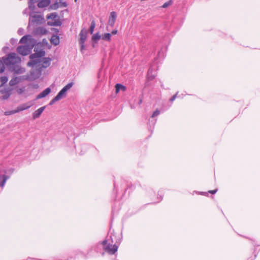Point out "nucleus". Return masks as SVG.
<instances>
[{"mask_svg": "<svg viewBox=\"0 0 260 260\" xmlns=\"http://www.w3.org/2000/svg\"><path fill=\"white\" fill-rule=\"evenodd\" d=\"M217 189H215V190H210V191H209V192L212 194H214L217 192Z\"/></svg>", "mask_w": 260, "mask_h": 260, "instance_id": "38", "label": "nucleus"}, {"mask_svg": "<svg viewBox=\"0 0 260 260\" xmlns=\"http://www.w3.org/2000/svg\"><path fill=\"white\" fill-rule=\"evenodd\" d=\"M59 7H60V6L59 5V3L57 2L50 6V8L53 10H56Z\"/></svg>", "mask_w": 260, "mask_h": 260, "instance_id": "27", "label": "nucleus"}, {"mask_svg": "<svg viewBox=\"0 0 260 260\" xmlns=\"http://www.w3.org/2000/svg\"><path fill=\"white\" fill-rule=\"evenodd\" d=\"M80 45V51L83 53V51L85 50L84 44H79Z\"/></svg>", "mask_w": 260, "mask_h": 260, "instance_id": "34", "label": "nucleus"}, {"mask_svg": "<svg viewBox=\"0 0 260 260\" xmlns=\"http://www.w3.org/2000/svg\"><path fill=\"white\" fill-rule=\"evenodd\" d=\"M178 93H177L176 94H175V95H174L171 99H170V101L171 102H173V101L175 100V99H176V96H177V94Z\"/></svg>", "mask_w": 260, "mask_h": 260, "instance_id": "36", "label": "nucleus"}, {"mask_svg": "<svg viewBox=\"0 0 260 260\" xmlns=\"http://www.w3.org/2000/svg\"><path fill=\"white\" fill-rule=\"evenodd\" d=\"M30 36L26 35L23 36L20 40V43H26V41L28 39L30 38Z\"/></svg>", "mask_w": 260, "mask_h": 260, "instance_id": "24", "label": "nucleus"}, {"mask_svg": "<svg viewBox=\"0 0 260 260\" xmlns=\"http://www.w3.org/2000/svg\"><path fill=\"white\" fill-rule=\"evenodd\" d=\"M101 38V36L100 35V34L99 32H98V33L94 34L92 36V40L94 42H96L97 41L100 40Z\"/></svg>", "mask_w": 260, "mask_h": 260, "instance_id": "20", "label": "nucleus"}, {"mask_svg": "<svg viewBox=\"0 0 260 260\" xmlns=\"http://www.w3.org/2000/svg\"><path fill=\"white\" fill-rule=\"evenodd\" d=\"M25 71V70L24 68H20L17 70H15V73L17 74H22V73H24Z\"/></svg>", "mask_w": 260, "mask_h": 260, "instance_id": "26", "label": "nucleus"}, {"mask_svg": "<svg viewBox=\"0 0 260 260\" xmlns=\"http://www.w3.org/2000/svg\"><path fill=\"white\" fill-rule=\"evenodd\" d=\"M152 70L150 68L148 71V78L149 80H152L155 78V75H152Z\"/></svg>", "mask_w": 260, "mask_h": 260, "instance_id": "22", "label": "nucleus"}, {"mask_svg": "<svg viewBox=\"0 0 260 260\" xmlns=\"http://www.w3.org/2000/svg\"><path fill=\"white\" fill-rule=\"evenodd\" d=\"M50 92L51 89L49 87L47 88L37 95V99H40L46 96Z\"/></svg>", "mask_w": 260, "mask_h": 260, "instance_id": "12", "label": "nucleus"}, {"mask_svg": "<svg viewBox=\"0 0 260 260\" xmlns=\"http://www.w3.org/2000/svg\"><path fill=\"white\" fill-rule=\"evenodd\" d=\"M0 92L3 94L1 97V99L6 100L9 99L11 94V90L10 89H3L0 90Z\"/></svg>", "mask_w": 260, "mask_h": 260, "instance_id": "10", "label": "nucleus"}, {"mask_svg": "<svg viewBox=\"0 0 260 260\" xmlns=\"http://www.w3.org/2000/svg\"><path fill=\"white\" fill-rule=\"evenodd\" d=\"M107 241L105 240L103 241L102 244L104 246V249L110 254H114L117 250L118 247L115 244H107Z\"/></svg>", "mask_w": 260, "mask_h": 260, "instance_id": "5", "label": "nucleus"}, {"mask_svg": "<svg viewBox=\"0 0 260 260\" xmlns=\"http://www.w3.org/2000/svg\"><path fill=\"white\" fill-rule=\"evenodd\" d=\"M45 108H46L45 106H43V107L40 108L36 111H35L32 114L33 119H35L36 118H39L40 116V115H41V114L42 113V112L45 110Z\"/></svg>", "mask_w": 260, "mask_h": 260, "instance_id": "11", "label": "nucleus"}, {"mask_svg": "<svg viewBox=\"0 0 260 260\" xmlns=\"http://www.w3.org/2000/svg\"><path fill=\"white\" fill-rule=\"evenodd\" d=\"M8 78L6 76L2 77L0 79L2 85L5 84L8 81Z\"/></svg>", "mask_w": 260, "mask_h": 260, "instance_id": "28", "label": "nucleus"}, {"mask_svg": "<svg viewBox=\"0 0 260 260\" xmlns=\"http://www.w3.org/2000/svg\"><path fill=\"white\" fill-rule=\"evenodd\" d=\"M111 34L110 33H105L101 36L102 40L110 41L111 40Z\"/></svg>", "mask_w": 260, "mask_h": 260, "instance_id": "18", "label": "nucleus"}, {"mask_svg": "<svg viewBox=\"0 0 260 260\" xmlns=\"http://www.w3.org/2000/svg\"><path fill=\"white\" fill-rule=\"evenodd\" d=\"M17 113L16 110H12V111H6L4 113L5 115H10L14 114H15Z\"/></svg>", "mask_w": 260, "mask_h": 260, "instance_id": "29", "label": "nucleus"}, {"mask_svg": "<svg viewBox=\"0 0 260 260\" xmlns=\"http://www.w3.org/2000/svg\"><path fill=\"white\" fill-rule=\"evenodd\" d=\"M51 59L49 57H44L42 60H41V62L37 65H35L36 68V70L31 72V78L36 79L40 76L42 68H46L50 64Z\"/></svg>", "mask_w": 260, "mask_h": 260, "instance_id": "2", "label": "nucleus"}, {"mask_svg": "<svg viewBox=\"0 0 260 260\" xmlns=\"http://www.w3.org/2000/svg\"><path fill=\"white\" fill-rule=\"evenodd\" d=\"M60 6V7H67V4L66 2H63L61 0L59 1L58 3Z\"/></svg>", "mask_w": 260, "mask_h": 260, "instance_id": "32", "label": "nucleus"}, {"mask_svg": "<svg viewBox=\"0 0 260 260\" xmlns=\"http://www.w3.org/2000/svg\"><path fill=\"white\" fill-rule=\"evenodd\" d=\"M31 107V105H26V104H23L21 106H18L16 110L17 113L19 112L20 111H23L24 110L27 109Z\"/></svg>", "mask_w": 260, "mask_h": 260, "instance_id": "15", "label": "nucleus"}, {"mask_svg": "<svg viewBox=\"0 0 260 260\" xmlns=\"http://www.w3.org/2000/svg\"><path fill=\"white\" fill-rule=\"evenodd\" d=\"M8 177L5 175H0V186L3 187L5 185L6 181L8 179Z\"/></svg>", "mask_w": 260, "mask_h": 260, "instance_id": "16", "label": "nucleus"}, {"mask_svg": "<svg viewBox=\"0 0 260 260\" xmlns=\"http://www.w3.org/2000/svg\"><path fill=\"white\" fill-rule=\"evenodd\" d=\"M95 26V21L94 20H92L91 22V24H90L89 29V31L91 34H93Z\"/></svg>", "mask_w": 260, "mask_h": 260, "instance_id": "21", "label": "nucleus"}, {"mask_svg": "<svg viewBox=\"0 0 260 260\" xmlns=\"http://www.w3.org/2000/svg\"><path fill=\"white\" fill-rule=\"evenodd\" d=\"M115 88H116V92L117 93L118 92V91L120 89H122L123 90H124L125 89V87L120 84H117L115 86Z\"/></svg>", "mask_w": 260, "mask_h": 260, "instance_id": "23", "label": "nucleus"}, {"mask_svg": "<svg viewBox=\"0 0 260 260\" xmlns=\"http://www.w3.org/2000/svg\"><path fill=\"white\" fill-rule=\"evenodd\" d=\"M44 21L43 17L40 14H31L29 19L28 25H38L42 24Z\"/></svg>", "mask_w": 260, "mask_h": 260, "instance_id": "4", "label": "nucleus"}, {"mask_svg": "<svg viewBox=\"0 0 260 260\" xmlns=\"http://www.w3.org/2000/svg\"><path fill=\"white\" fill-rule=\"evenodd\" d=\"M20 80L17 77L13 78L9 82V85L13 86L19 82Z\"/></svg>", "mask_w": 260, "mask_h": 260, "instance_id": "17", "label": "nucleus"}, {"mask_svg": "<svg viewBox=\"0 0 260 260\" xmlns=\"http://www.w3.org/2000/svg\"><path fill=\"white\" fill-rule=\"evenodd\" d=\"M75 2H76V1H77V0H75Z\"/></svg>", "mask_w": 260, "mask_h": 260, "instance_id": "42", "label": "nucleus"}, {"mask_svg": "<svg viewBox=\"0 0 260 260\" xmlns=\"http://www.w3.org/2000/svg\"><path fill=\"white\" fill-rule=\"evenodd\" d=\"M142 101H142V99H140L139 100V105H140L141 104H142Z\"/></svg>", "mask_w": 260, "mask_h": 260, "instance_id": "41", "label": "nucleus"}, {"mask_svg": "<svg viewBox=\"0 0 260 260\" xmlns=\"http://www.w3.org/2000/svg\"><path fill=\"white\" fill-rule=\"evenodd\" d=\"M40 0H29L28 2L29 8L30 9L33 10L35 8L34 4L39 3Z\"/></svg>", "mask_w": 260, "mask_h": 260, "instance_id": "19", "label": "nucleus"}, {"mask_svg": "<svg viewBox=\"0 0 260 260\" xmlns=\"http://www.w3.org/2000/svg\"><path fill=\"white\" fill-rule=\"evenodd\" d=\"M57 15L55 13H52L50 14L49 15H48L47 16V18L48 19H55L57 17Z\"/></svg>", "mask_w": 260, "mask_h": 260, "instance_id": "25", "label": "nucleus"}, {"mask_svg": "<svg viewBox=\"0 0 260 260\" xmlns=\"http://www.w3.org/2000/svg\"><path fill=\"white\" fill-rule=\"evenodd\" d=\"M58 100H55V98H54L49 103L50 105H53L55 102L58 101Z\"/></svg>", "mask_w": 260, "mask_h": 260, "instance_id": "35", "label": "nucleus"}, {"mask_svg": "<svg viewBox=\"0 0 260 260\" xmlns=\"http://www.w3.org/2000/svg\"><path fill=\"white\" fill-rule=\"evenodd\" d=\"M171 4H172V1H170L168 2L164 3V5L162 6V7L163 8H167L170 5H171Z\"/></svg>", "mask_w": 260, "mask_h": 260, "instance_id": "30", "label": "nucleus"}, {"mask_svg": "<svg viewBox=\"0 0 260 260\" xmlns=\"http://www.w3.org/2000/svg\"><path fill=\"white\" fill-rule=\"evenodd\" d=\"M50 4V0H40L38 3V7L40 8H43L47 7Z\"/></svg>", "mask_w": 260, "mask_h": 260, "instance_id": "13", "label": "nucleus"}, {"mask_svg": "<svg viewBox=\"0 0 260 260\" xmlns=\"http://www.w3.org/2000/svg\"><path fill=\"white\" fill-rule=\"evenodd\" d=\"M5 70V66L4 63L0 61V73H3Z\"/></svg>", "mask_w": 260, "mask_h": 260, "instance_id": "31", "label": "nucleus"}, {"mask_svg": "<svg viewBox=\"0 0 260 260\" xmlns=\"http://www.w3.org/2000/svg\"><path fill=\"white\" fill-rule=\"evenodd\" d=\"M23 30H23V29H22V28H19V29H18V33L19 35H22V34H23Z\"/></svg>", "mask_w": 260, "mask_h": 260, "instance_id": "37", "label": "nucleus"}, {"mask_svg": "<svg viewBox=\"0 0 260 260\" xmlns=\"http://www.w3.org/2000/svg\"><path fill=\"white\" fill-rule=\"evenodd\" d=\"M159 113H160V112L159 110H157L155 111L152 115V117H155L157 116V115H158L159 114Z\"/></svg>", "mask_w": 260, "mask_h": 260, "instance_id": "33", "label": "nucleus"}, {"mask_svg": "<svg viewBox=\"0 0 260 260\" xmlns=\"http://www.w3.org/2000/svg\"><path fill=\"white\" fill-rule=\"evenodd\" d=\"M40 29L41 32L42 33H45V30L44 29H43V28H40Z\"/></svg>", "mask_w": 260, "mask_h": 260, "instance_id": "40", "label": "nucleus"}, {"mask_svg": "<svg viewBox=\"0 0 260 260\" xmlns=\"http://www.w3.org/2000/svg\"><path fill=\"white\" fill-rule=\"evenodd\" d=\"M117 17V15L116 12H112L110 13V16L109 17L108 20V24L110 25L111 27H113L115 24L116 19Z\"/></svg>", "mask_w": 260, "mask_h": 260, "instance_id": "9", "label": "nucleus"}, {"mask_svg": "<svg viewBox=\"0 0 260 260\" xmlns=\"http://www.w3.org/2000/svg\"><path fill=\"white\" fill-rule=\"evenodd\" d=\"M73 85V83L71 82L65 86L55 97V100H60L62 98L66 97L67 91L69 90Z\"/></svg>", "mask_w": 260, "mask_h": 260, "instance_id": "6", "label": "nucleus"}, {"mask_svg": "<svg viewBox=\"0 0 260 260\" xmlns=\"http://www.w3.org/2000/svg\"><path fill=\"white\" fill-rule=\"evenodd\" d=\"M34 45H25V46H19L17 48V51L20 54L25 56L29 54L33 47Z\"/></svg>", "mask_w": 260, "mask_h": 260, "instance_id": "7", "label": "nucleus"}, {"mask_svg": "<svg viewBox=\"0 0 260 260\" xmlns=\"http://www.w3.org/2000/svg\"><path fill=\"white\" fill-rule=\"evenodd\" d=\"M50 42L55 46L58 45L59 43V37L55 35L53 36L50 39Z\"/></svg>", "mask_w": 260, "mask_h": 260, "instance_id": "14", "label": "nucleus"}, {"mask_svg": "<svg viewBox=\"0 0 260 260\" xmlns=\"http://www.w3.org/2000/svg\"><path fill=\"white\" fill-rule=\"evenodd\" d=\"M35 53L29 56L30 61L27 63V66L34 67L35 65L40 63L41 61V58L45 55V51L43 49H40L39 45H37L34 48Z\"/></svg>", "mask_w": 260, "mask_h": 260, "instance_id": "1", "label": "nucleus"}, {"mask_svg": "<svg viewBox=\"0 0 260 260\" xmlns=\"http://www.w3.org/2000/svg\"><path fill=\"white\" fill-rule=\"evenodd\" d=\"M117 33V30L116 29H114L112 31L111 35H116Z\"/></svg>", "mask_w": 260, "mask_h": 260, "instance_id": "39", "label": "nucleus"}, {"mask_svg": "<svg viewBox=\"0 0 260 260\" xmlns=\"http://www.w3.org/2000/svg\"><path fill=\"white\" fill-rule=\"evenodd\" d=\"M4 63L7 66L15 65L21 62V58L15 53H11L8 54L4 60Z\"/></svg>", "mask_w": 260, "mask_h": 260, "instance_id": "3", "label": "nucleus"}, {"mask_svg": "<svg viewBox=\"0 0 260 260\" xmlns=\"http://www.w3.org/2000/svg\"><path fill=\"white\" fill-rule=\"evenodd\" d=\"M79 44H84L87 38V30L84 29H82L79 34Z\"/></svg>", "mask_w": 260, "mask_h": 260, "instance_id": "8", "label": "nucleus"}]
</instances>
